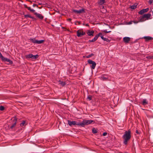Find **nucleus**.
Here are the masks:
<instances>
[{"label":"nucleus","mask_w":153,"mask_h":153,"mask_svg":"<svg viewBox=\"0 0 153 153\" xmlns=\"http://www.w3.org/2000/svg\"><path fill=\"white\" fill-rule=\"evenodd\" d=\"M73 12L75 13H85V9H80L79 10H73Z\"/></svg>","instance_id":"423d86ee"},{"label":"nucleus","mask_w":153,"mask_h":153,"mask_svg":"<svg viewBox=\"0 0 153 153\" xmlns=\"http://www.w3.org/2000/svg\"><path fill=\"white\" fill-rule=\"evenodd\" d=\"M94 31L93 30L90 31V30H87V34L89 36H94Z\"/></svg>","instance_id":"f8f14e48"},{"label":"nucleus","mask_w":153,"mask_h":153,"mask_svg":"<svg viewBox=\"0 0 153 153\" xmlns=\"http://www.w3.org/2000/svg\"><path fill=\"white\" fill-rule=\"evenodd\" d=\"M153 2V0H149V4H151Z\"/></svg>","instance_id":"473e14b6"},{"label":"nucleus","mask_w":153,"mask_h":153,"mask_svg":"<svg viewBox=\"0 0 153 153\" xmlns=\"http://www.w3.org/2000/svg\"><path fill=\"white\" fill-rule=\"evenodd\" d=\"M94 55V54H93V53H91V54H90L86 56V57L87 58H90V57H91V56H93V55Z\"/></svg>","instance_id":"c85d7f7f"},{"label":"nucleus","mask_w":153,"mask_h":153,"mask_svg":"<svg viewBox=\"0 0 153 153\" xmlns=\"http://www.w3.org/2000/svg\"><path fill=\"white\" fill-rule=\"evenodd\" d=\"M95 41H96V40H94V39H92L91 40H89L88 41H89V42H94Z\"/></svg>","instance_id":"2f4dec72"},{"label":"nucleus","mask_w":153,"mask_h":153,"mask_svg":"<svg viewBox=\"0 0 153 153\" xmlns=\"http://www.w3.org/2000/svg\"><path fill=\"white\" fill-rule=\"evenodd\" d=\"M67 20L68 21H70V22L71 21V20H72L71 19H70V18H69L68 19H67Z\"/></svg>","instance_id":"c03bdc74"},{"label":"nucleus","mask_w":153,"mask_h":153,"mask_svg":"<svg viewBox=\"0 0 153 153\" xmlns=\"http://www.w3.org/2000/svg\"><path fill=\"white\" fill-rule=\"evenodd\" d=\"M34 14L36 15V17H38L39 19H42L44 18V16L41 14L38 13L36 12L34 13Z\"/></svg>","instance_id":"6e6552de"},{"label":"nucleus","mask_w":153,"mask_h":153,"mask_svg":"<svg viewBox=\"0 0 153 153\" xmlns=\"http://www.w3.org/2000/svg\"><path fill=\"white\" fill-rule=\"evenodd\" d=\"M136 133L138 134H140V133L137 130L136 131Z\"/></svg>","instance_id":"37998d69"},{"label":"nucleus","mask_w":153,"mask_h":153,"mask_svg":"<svg viewBox=\"0 0 153 153\" xmlns=\"http://www.w3.org/2000/svg\"><path fill=\"white\" fill-rule=\"evenodd\" d=\"M131 131L130 130H129L128 131H126L122 136V138L124 140L123 143L125 145H127L128 144V142L130 139L131 137Z\"/></svg>","instance_id":"f03ea898"},{"label":"nucleus","mask_w":153,"mask_h":153,"mask_svg":"<svg viewBox=\"0 0 153 153\" xmlns=\"http://www.w3.org/2000/svg\"><path fill=\"white\" fill-rule=\"evenodd\" d=\"M102 79L103 80H108V77H101Z\"/></svg>","instance_id":"b1692460"},{"label":"nucleus","mask_w":153,"mask_h":153,"mask_svg":"<svg viewBox=\"0 0 153 153\" xmlns=\"http://www.w3.org/2000/svg\"><path fill=\"white\" fill-rule=\"evenodd\" d=\"M31 16L30 15H24V17L27 18V17L31 18Z\"/></svg>","instance_id":"393cba45"},{"label":"nucleus","mask_w":153,"mask_h":153,"mask_svg":"<svg viewBox=\"0 0 153 153\" xmlns=\"http://www.w3.org/2000/svg\"><path fill=\"white\" fill-rule=\"evenodd\" d=\"M87 99L89 101L91 100L92 96L91 95H89L87 97Z\"/></svg>","instance_id":"bb28decb"},{"label":"nucleus","mask_w":153,"mask_h":153,"mask_svg":"<svg viewBox=\"0 0 153 153\" xmlns=\"http://www.w3.org/2000/svg\"><path fill=\"white\" fill-rule=\"evenodd\" d=\"M97 132V131L95 128H92V132L94 134H96Z\"/></svg>","instance_id":"5701e85b"},{"label":"nucleus","mask_w":153,"mask_h":153,"mask_svg":"<svg viewBox=\"0 0 153 153\" xmlns=\"http://www.w3.org/2000/svg\"><path fill=\"white\" fill-rule=\"evenodd\" d=\"M62 28H65V27H62Z\"/></svg>","instance_id":"8fccbe9b"},{"label":"nucleus","mask_w":153,"mask_h":153,"mask_svg":"<svg viewBox=\"0 0 153 153\" xmlns=\"http://www.w3.org/2000/svg\"><path fill=\"white\" fill-rule=\"evenodd\" d=\"M137 5H136L135 4L131 6L130 8L132 9H134L137 7Z\"/></svg>","instance_id":"aec40b11"},{"label":"nucleus","mask_w":153,"mask_h":153,"mask_svg":"<svg viewBox=\"0 0 153 153\" xmlns=\"http://www.w3.org/2000/svg\"><path fill=\"white\" fill-rule=\"evenodd\" d=\"M139 22H143L146 20V19L143 17V15L140 16L139 19Z\"/></svg>","instance_id":"4468645a"},{"label":"nucleus","mask_w":153,"mask_h":153,"mask_svg":"<svg viewBox=\"0 0 153 153\" xmlns=\"http://www.w3.org/2000/svg\"><path fill=\"white\" fill-rule=\"evenodd\" d=\"M88 62L89 64H92V65L91 66V68L94 69L96 65L95 62L90 59H89Z\"/></svg>","instance_id":"39448f33"},{"label":"nucleus","mask_w":153,"mask_h":153,"mask_svg":"<svg viewBox=\"0 0 153 153\" xmlns=\"http://www.w3.org/2000/svg\"><path fill=\"white\" fill-rule=\"evenodd\" d=\"M4 109V107L3 106H0V110L1 111H3Z\"/></svg>","instance_id":"c756f323"},{"label":"nucleus","mask_w":153,"mask_h":153,"mask_svg":"<svg viewBox=\"0 0 153 153\" xmlns=\"http://www.w3.org/2000/svg\"><path fill=\"white\" fill-rule=\"evenodd\" d=\"M107 132H105L103 133L102 135L103 136H105V135H107Z\"/></svg>","instance_id":"4c0bfd02"},{"label":"nucleus","mask_w":153,"mask_h":153,"mask_svg":"<svg viewBox=\"0 0 153 153\" xmlns=\"http://www.w3.org/2000/svg\"><path fill=\"white\" fill-rule=\"evenodd\" d=\"M59 84H60L62 86H64L66 84L65 83V82H63L62 81H61V80H59Z\"/></svg>","instance_id":"6ab92c4d"},{"label":"nucleus","mask_w":153,"mask_h":153,"mask_svg":"<svg viewBox=\"0 0 153 153\" xmlns=\"http://www.w3.org/2000/svg\"><path fill=\"white\" fill-rule=\"evenodd\" d=\"M148 103V102H146V99H143L142 102V104L143 105H146Z\"/></svg>","instance_id":"412c9836"},{"label":"nucleus","mask_w":153,"mask_h":153,"mask_svg":"<svg viewBox=\"0 0 153 153\" xmlns=\"http://www.w3.org/2000/svg\"><path fill=\"white\" fill-rule=\"evenodd\" d=\"M4 56H3L2 55V54H1V52H0V57L1 58V59H2V58Z\"/></svg>","instance_id":"58836bf2"},{"label":"nucleus","mask_w":153,"mask_h":153,"mask_svg":"<svg viewBox=\"0 0 153 153\" xmlns=\"http://www.w3.org/2000/svg\"><path fill=\"white\" fill-rule=\"evenodd\" d=\"M150 58L151 59H153V56H151V57Z\"/></svg>","instance_id":"a18cd8bd"},{"label":"nucleus","mask_w":153,"mask_h":153,"mask_svg":"<svg viewBox=\"0 0 153 153\" xmlns=\"http://www.w3.org/2000/svg\"><path fill=\"white\" fill-rule=\"evenodd\" d=\"M39 5H41V4H42V3H39Z\"/></svg>","instance_id":"de8ad7c7"},{"label":"nucleus","mask_w":153,"mask_h":153,"mask_svg":"<svg viewBox=\"0 0 153 153\" xmlns=\"http://www.w3.org/2000/svg\"><path fill=\"white\" fill-rule=\"evenodd\" d=\"M39 56L38 54L33 55L32 54H30L25 56L26 58V59L31 58L32 59H37L39 57Z\"/></svg>","instance_id":"20e7f679"},{"label":"nucleus","mask_w":153,"mask_h":153,"mask_svg":"<svg viewBox=\"0 0 153 153\" xmlns=\"http://www.w3.org/2000/svg\"><path fill=\"white\" fill-rule=\"evenodd\" d=\"M24 6L25 8H26L27 9L28 7H27V6L26 4H24Z\"/></svg>","instance_id":"79ce46f5"},{"label":"nucleus","mask_w":153,"mask_h":153,"mask_svg":"<svg viewBox=\"0 0 153 153\" xmlns=\"http://www.w3.org/2000/svg\"><path fill=\"white\" fill-rule=\"evenodd\" d=\"M143 38L146 40V41H148L149 40H152L153 39V38L152 37L149 36H145L143 37Z\"/></svg>","instance_id":"2eb2a0df"},{"label":"nucleus","mask_w":153,"mask_h":153,"mask_svg":"<svg viewBox=\"0 0 153 153\" xmlns=\"http://www.w3.org/2000/svg\"><path fill=\"white\" fill-rule=\"evenodd\" d=\"M93 122L94 121L92 120H84L82 122L77 123L75 121H72L69 120L68 121V124L70 126L77 125L82 127H84L85 125L90 124Z\"/></svg>","instance_id":"f257e3e1"},{"label":"nucleus","mask_w":153,"mask_h":153,"mask_svg":"<svg viewBox=\"0 0 153 153\" xmlns=\"http://www.w3.org/2000/svg\"><path fill=\"white\" fill-rule=\"evenodd\" d=\"M77 36L78 37H81L82 35L81 30H78L76 32Z\"/></svg>","instance_id":"dca6fc26"},{"label":"nucleus","mask_w":153,"mask_h":153,"mask_svg":"<svg viewBox=\"0 0 153 153\" xmlns=\"http://www.w3.org/2000/svg\"><path fill=\"white\" fill-rule=\"evenodd\" d=\"M27 9L28 10L33 13H34L35 11V10H34L33 9H31L30 7H28Z\"/></svg>","instance_id":"4be33fe9"},{"label":"nucleus","mask_w":153,"mask_h":153,"mask_svg":"<svg viewBox=\"0 0 153 153\" xmlns=\"http://www.w3.org/2000/svg\"><path fill=\"white\" fill-rule=\"evenodd\" d=\"M143 17L145 18L146 20L149 19L150 18L151 16V14L150 13L144 14L143 15Z\"/></svg>","instance_id":"9b49d317"},{"label":"nucleus","mask_w":153,"mask_h":153,"mask_svg":"<svg viewBox=\"0 0 153 153\" xmlns=\"http://www.w3.org/2000/svg\"><path fill=\"white\" fill-rule=\"evenodd\" d=\"M25 122L24 121H23L22 123H21L20 124V126H24V124H25Z\"/></svg>","instance_id":"a878e982"},{"label":"nucleus","mask_w":153,"mask_h":153,"mask_svg":"<svg viewBox=\"0 0 153 153\" xmlns=\"http://www.w3.org/2000/svg\"><path fill=\"white\" fill-rule=\"evenodd\" d=\"M1 59L3 61H4L5 62H9V63L11 64H12L13 63L12 61H11L9 59L5 58L4 57H3Z\"/></svg>","instance_id":"9d476101"},{"label":"nucleus","mask_w":153,"mask_h":153,"mask_svg":"<svg viewBox=\"0 0 153 153\" xmlns=\"http://www.w3.org/2000/svg\"><path fill=\"white\" fill-rule=\"evenodd\" d=\"M134 22V23H138V22H139V20H138V21H133Z\"/></svg>","instance_id":"e433bc0d"},{"label":"nucleus","mask_w":153,"mask_h":153,"mask_svg":"<svg viewBox=\"0 0 153 153\" xmlns=\"http://www.w3.org/2000/svg\"><path fill=\"white\" fill-rule=\"evenodd\" d=\"M33 7H35V6H37V7H38V6L36 4H33Z\"/></svg>","instance_id":"ea45409f"},{"label":"nucleus","mask_w":153,"mask_h":153,"mask_svg":"<svg viewBox=\"0 0 153 153\" xmlns=\"http://www.w3.org/2000/svg\"><path fill=\"white\" fill-rule=\"evenodd\" d=\"M83 25H85L86 26H89L88 24H84Z\"/></svg>","instance_id":"a19ab883"},{"label":"nucleus","mask_w":153,"mask_h":153,"mask_svg":"<svg viewBox=\"0 0 153 153\" xmlns=\"http://www.w3.org/2000/svg\"><path fill=\"white\" fill-rule=\"evenodd\" d=\"M98 36V37L99 36H100L101 38V37L103 36L102 35V34L101 33H100L97 34Z\"/></svg>","instance_id":"cd10ccee"},{"label":"nucleus","mask_w":153,"mask_h":153,"mask_svg":"<svg viewBox=\"0 0 153 153\" xmlns=\"http://www.w3.org/2000/svg\"><path fill=\"white\" fill-rule=\"evenodd\" d=\"M101 39L105 41L108 42H110V40L108 39V38H105L103 37V36L101 37Z\"/></svg>","instance_id":"a211bd4d"},{"label":"nucleus","mask_w":153,"mask_h":153,"mask_svg":"<svg viewBox=\"0 0 153 153\" xmlns=\"http://www.w3.org/2000/svg\"><path fill=\"white\" fill-rule=\"evenodd\" d=\"M30 40L32 41V42L33 43L37 44H40L42 43L44 41V40H36L35 38H34L33 39L30 38Z\"/></svg>","instance_id":"7ed1b4c3"},{"label":"nucleus","mask_w":153,"mask_h":153,"mask_svg":"<svg viewBox=\"0 0 153 153\" xmlns=\"http://www.w3.org/2000/svg\"><path fill=\"white\" fill-rule=\"evenodd\" d=\"M130 40V38L129 37H126L123 38V41L126 43H128Z\"/></svg>","instance_id":"ddd939ff"},{"label":"nucleus","mask_w":153,"mask_h":153,"mask_svg":"<svg viewBox=\"0 0 153 153\" xmlns=\"http://www.w3.org/2000/svg\"><path fill=\"white\" fill-rule=\"evenodd\" d=\"M17 118H16V117H14V119L13 120V124L11 126V127H10V128L11 129H13V128L14 126H15L16 125V122L17 121Z\"/></svg>","instance_id":"0eeeda50"},{"label":"nucleus","mask_w":153,"mask_h":153,"mask_svg":"<svg viewBox=\"0 0 153 153\" xmlns=\"http://www.w3.org/2000/svg\"><path fill=\"white\" fill-rule=\"evenodd\" d=\"M98 37V36L97 34L94 38V40H95L96 41Z\"/></svg>","instance_id":"7c9ffc66"},{"label":"nucleus","mask_w":153,"mask_h":153,"mask_svg":"<svg viewBox=\"0 0 153 153\" xmlns=\"http://www.w3.org/2000/svg\"><path fill=\"white\" fill-rule=\"evenodd\" d=\"M129 24H131V22H129Z\"/></svg>","instance_id":"49530a36"},{"label":"nucleus","mask_w":153,"mask_h":153,"mask_svg":"<svg viewBox=\"0 0 153 153\" xmlns=\"http://www.w3.org/2000/svg\"><path fill=\"white\" fill-rule=\"evenodd\" d=\"M104 32H105L106 33H109L111 32V31H107V30H105L103 31Z\"/></svg>","instance_id":"72a5a7b5"},{"label":"nucleus","mask_w":153,"mask_h":153,"mask_svg":"<svg viewBox=\"0 0 153 153\" xmlns=\"http://www.w3.org/2000/svg\"><path fill=\"white\" fill-rule=\"evenodd\" d=\"M149 10V8H147L145 9H143L141 10H140L139 12H138V13L139 14L142 15L145 12H146L148 11Z\"/></svg>","instance_id":"1a4fd4ad"},{"label":"nucleus","mask_w":153,"mask_h":153,"mask_svg":"<svg viewBox=\"0 0 153 153\" xmlns=\"http://www.w3.org/2000/svg\"><path fill=\"white\" fill-rule=\"evenodd\" d=\"M105 2V0H100L98 1V3L100 5H102Z\"/></svg>","instance_id":"f3484780"},{"label":"nucleus","mask_w":153,"mask_h":153,"mask_svg":"<svg viewBox=\"0 0 153 153\" xmlns=\"http://www.w3.org/2000/svg\"><path fill=\"white\" fill-rule=\"evenodd\" d=\"M28 1H30V2H31V1H30V0H28Z\"/></svg>","instance_id":"09e8293b"},{"label":"nucleus","mask_w":153,"mask_h":153,"mask_svg":"<svg viewBox=\"0 0 153 153\" xmlns=\"http://www.w3.org/2000/svg\"><path fill=\"white\" fill-rule=\"evenodd\" d=\"M82 36L84 35L85 34V32H84L83 31H82Z\"/></svg>","instance_id":"c9c22d12"},{"label":"nucleus","mask_w":153,"mask_h":153,"mask_svg":"<svg viewBox=\"0 0 153 153\" xmlns=\"http://www.w3.org/2000/svg\"><path fill=\"white\" fill-rule=\"evenodd\" d=\"M31 18L32 19H33V21H36V19L35 18L31 16Z\"/></svg>","instance_id":"f704fd0d"}]
</instances>
